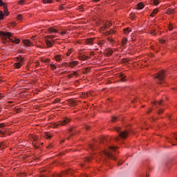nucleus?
<instances>
[{"instance_id": "59", "label": "nucleus", "mask_w": 177, "mask_h": 177, "mask_svg": "<svg viewBox=\"0 0 177 177\" xmlns=\"http://www.w3.org/2000/svg\"><path fill=\"white\" fill-rule=\"evenodd\" d=\"M59 10H63V6L59 7Z\"/></svg>"}, {"instance_id": "50", "label": "nucleus", "mask_w": 177, "mask_h": 177, "mask_svg": "<svg viewBox=\"0 0 177 177\" xmlns=\"http://www.w3.org/2000/svg\"><path fill=\"white\" fill-rule=\"evenodd\" d=\"M83 8L84 7L82 6H79V10H80V12H83L82 10Z\"/></svg>"}, {"instance_id": "14", "label": "nucleus", "mask_w": 177, "mask_h": 177, "mask_svg": "<svg viewBox=\"0 0 177 177\" xmlns=\"http://www.w3.org/2000/svg\"><path fill=\"white\" fill-rule=\"evenodd\" d=\"M143 8H145V6L143 5V3H139L138 5H137V9L138 10H140L142 9H143Z\"/></svg>"}, {"instance_id": "54", "label": "nucleus", "mask_w": 177, "mask_h": 177, "mask_svg": "<svg viewBox=\"0 0 177 177\" xmlns=\"http://www.w3.org/2000/svg\"><path fill=\"white\" fill-rule=\"evenodd\" d=\"M69 75H77V72H74L73 73H72Z\"/></svg>"}, {"instance_id": "57", "label": "nucleus", "mask_w": 177, "mask_h": 177, "mask_svg": "<svg viewBox=\"0 0 177 177\" xmlns=\"http://www.w3.org/2000/svg\"><path fill=\"white\" fill-rule=\"evenodd\" d=\"M152 111H153V109H149V111L147 112V113L149 114V113H151Z\"/></svg>"}, {"instance_id": "41", "label": "nucleus", "mask_w": 177, "mask_h": 177, "mask_svg": "<svg viewBox=\"0 0 177 177\" xmlns=\"http://www.w3.org/2000/svg\"><path fill=\"white\" fill-rule=\"evenodd\" d=\"M116 149L117 147H109V150H112V151H114Z\"/></svg>"}, {"instance_id": "16", "label": "nucleus", "mask_w": 177, "mask_h": 177, "mask_svg": "<svg viewBox=\"0 0 177 177\" xmlns=\"http://www.w3.org/2000/svg\"><path fill=\"white\" fill-rule=\"evenodd\" d=\"M158 13V8H156L151 13L150 16H151V17H154V15H157Z\"/></svg>"}, {"instance_id": "52", "label": "nucleus", "mask_w": 177, "mask_h": 177, "mask_svg": "<svg viewBox=\"0 0 177 177\" xmlns=\"http://www.w3.org/2000/svg\"><path fill=\"white\" fill-rule=\"evenodd\" d=\"M174 138L175 140H177V134L176 133L174 134Z\"/></svg>"}, {"instance_id": "5", "label": "nucleus", "mask_w": 177, "mask_h": 177, "mask_svg": "<svg viewBox=\"0 0 177 177\" xmlns=\"http://www.w3.org/2000/svg\"><path fill=\"white\" fill-rule=\"evenodd\" d=\"M55 35H47L45 37V42L48 46V48H52L53 46V44H55V40L50 41L49 39H53L55 38Z\"/></svg>"}, {"instance_id": "31", "label": "nucleus", "mask_w": 177, "mask_h": 177, "mask_svg": "<svg viewBox=\"0 0 177 177\" xmlns=\"http://www.w3.org/2000/svg\"><path fill=\"white\" fill-rule=\"evenodd\" d=\"M3 17H4L3 12L0 10V20H3Z\"/></svg>"}, {"instance_id": "45", "label": "nucleus", "mask_w": 177, "mask_h": 177, "mask_svg": "<svg viewBox=\"0 0 177 177\" xmlns=\"http://www.w3.org/2000/svg\"><path fill=\"white\" fill-rule=\"evenodd\" d=\"M5 124L4 123H0V128L4 129Z\"/></svg>"}, {"instance_id": "39", "label": "nucleus", "mask_w": 177, "mask_h": 177, "mask_svg": "<svg viewBox=\"0 0 177 177\" xmlns=\"http://www.w3.org/2000/svg\"><path fill=\"white\" fill-rule=\"evenodd\" d=\"M150 34H151L152 35H156V30L153 29L150 31Z\"/></svg>"}, {"instance_id": "47", "label": "nucleus", "mask_w": 177, "mask_h": 177, "mask_svg": "<svg viewBox=\"0 0 177 177\" xmlns=\"http://www.w3.org/2000/svg\"><path fill=\"white\" fill-rule=\"evenodd\" d=\"M47 148H48V149H53V145L50 144V145L47 147Z\"/></svg>"}, {"instance_id": "9", "label": "nucleus", "mask_w": 177, "mask_h": 177, "mask_svg": "<svg viewBox=\"0 0 177 177\" xmlns=\"http://www.w3.org/2000/svg\"><path fill=\"white\" fill-rule=\"evenodd\" d=\"M94 41H95V37L88 38L86 39V44H87V45H93Z\"/></svg>"}, {"instance_id": "8", "label": "nucleus", "mask_w": 177, "mask_h": 177, "mask_svg": "<svg viewBox=\"0 0 177 177\" xmlns=\"http://www.w3.org/2000/svg\"><path fill=\"white\" fill-rule=\"evenodd\" d=\"M65 64H66L67 67H71V68H73V67H75V66L78 65V62L77 61H73V62H71L69 63L66 62Z\"/></svg>"}, {"instance_id": "18", "label": "nucleus", "mask_w": 177, "mask_h": 177, "mask_svg": "<svg viewBox=\"0 0 177 177\" xmlns=\"http://www.w3.org/2000/svg\"><path fill=\"white\" fill-rule=\"evenodd\" d=\"M6 129H3L2 130H0V137L5 136V132H6Z\"/></svg>"}, {"instance_id": "33", "label": "nucleus", "mask_w": 177, "mask_h": 177, "mask_svg": "<svg viewBox=\"0 0 177 177\" xmlns=\"http://www.w3.org/2000/svg\"><path fill=\"white\" fill-rule=\"evenodd\" d=\"M91 160H92V157H91V156H88L85 158V161H86L87 162H91Z\"/></svg>"}, {"instance_id": "58", "label": "nucleus", "mask_w": 177, "mask_h": 177, "mask_svg": "<svg viewBox=\"0 0 177 177\" xmlns=\"http://www.w3.org/2000/svg\"><path fill=\"white\" fill-rule=\"evenodd\" d=\"M82 177H88V175H86V174H83V175H82Z\"/></svg>"}, {"instance_id": "55", "label": "nucleus", "mask_w": 177, "mask_h": 177, "mask_svg": "<svg viewBox=\"0 0 177 177\" xmlns=\"http://www.w3.org/2000/svg\"><path fill=\"white\" fill-rule=\"evenodd\" d=\"M115 140H120V137H115Z\"/></svg>"}, {"instance_id": "60", "label": "nucleus", "mask_w": 177, "mask_h": 177, "mask_svg": "<svg viewBox=\"0 0 177 177\" xmlns=\"http://www.w3.org/2000/svg\"><path fill=\"white\" fill-rule=\"evenodd\" d=\"M85 128H86V129H89L90 127H89V126H86Z\"/></svg>"}, {"instance_id": "63", "label": "nucleus", "mask_w": 177, "mask_h": 177, "mask_svg": "<svg viewBox=\"0 0 177 177\" xmlns=\"http://www.w3.org/2000/svg\"><path fill=\"white\" fill-rule=\"evenodd\" d=\"M33 140H34V142H35V140H37V138H35L33 139Z\"/></svg>"}, {"instance_id": "7", "label": "nucleus", "mask_w": 177, "mask_h": 177, "mask_svg": "<svg viewBox=\"0 0 177 177\" xmlns=\"http://www.w3.org/2000/svg\"><path fill=\"white\" fill-rule=\"evenodd\" d=\"M66 175H73V170L69 169L66 171H64L62 174H55L53 177H64Z\"/></svg>"}, {"instance_id": "38", "label": "nucleus", "mask_w": 177, "mask_h": 177, "mask_svg": "<svg viewBox=\"0 0 177 177\" xmlns=\"http://www.w3.org/2000/svg\"><path fill=\"white\" fill-rule=\"evenodd\" d=\"M89 149H90L91 150H95V145L91 144V145H89Z\"/></svg>"}, {"instance_id": "48", "label": "nucleus", "mask_w": 177, "mask_h": 177, "mask_svg": "<svg viewBox=\"0 0 177 177\" xmlns=\"http://www.w3.org/2000/svg\"><path fill=\"white\" fill-rule=\"evenodd\" d=\"M50 67H51L53 70H55V69L56 68V66H55V64H52L50 65Z\"/></svg>"}, {"instance_id": "6", "label": "nucleus", "mask_w": 177, "mask_h": 177, "mask_svg": "<svg viewBox=\"0 0 177 177\" xmlns=\"http://www.w3.org/2000/svg\"><path fill=\"white\" fill-rule=\"evenodd\" d=\"M115 129V131H117V132L119 133V136L122 139H127V138H128V135H129L128 131H124L121 132L120 127H116Z\"/></svg>"}, {"instance_id": "56", "label": "nucleus", "mask_w": 177, "mask_h": 177, "mask_svg": "<svg viewBox=\"0 0 177 177\" xmlns=\"http://www.w3.org/2000/svg\"><path fill=\"white\" fill-rule=\"evenodd\" d=\"M169 30H170V31H172L173 28H172L171 26H170L169 27Z\"/></svg>"}, {"instance_id": "19", "label": "nucleus", "mask_w": 177, "mask_h": 177, "mask_svg": "<svg viewBox=\"0 0 177 177\" xmlns=\"http://www.w3.org/2000/svg\"><path fill=\"white\" fill-rule=\"evenodd\" d=\"M17 62H19V63H20V64H21V63H23V62H24V58L21 57V56L17 57Z\"/></svg>"}, {"instance_id": "27", "label": "nucleus", "mask_w": 177, "mask_h": 177, "mask_svg": "<svg viewBox=\"0 0 177 177\" xmlns=\"http://www.w3.org/2000/svg\"><path fill=\"white\" fill-rule=\"evenodd\" d=\"M3 9H4L3 10H4V13H5L6 16H8L9 12H8V8L4 6Z\"/></svg>"}, {"instance_id": "3", "label": "nucleus", "mask_w": 177, "mask_h": 177, "mask_svg": "<svg viewBox=\"0 0 177 177\" xmlns=\"http://www.w3.org/2000/svg\"><path fill=\"white\" fill-rule=\"evenodd\" d=\"M155 80H156L157 84L161 85L164 82V80L165 78V71H162L156 74L154 77Z\"/></svg>"}, {"instance_id": "12", "label": "nucleus", "mask_w": 177, "mask_h": 177, "mask_svg": "<svg viewBox=\"0 0 177 177\" xmlns=\"http://www.w3.org/2000/svg\"><path fill=\"white\" fill-rule=\"evenodd\" d=\"M151 4L154 6H158L160 4V0H151Z\"/></svg>"}, {"instance_id": "62", "label": "nucleus", "mask_w": 177, "mask_h": 177, "mask_svg": "<svg viewBox=\"0 0 177 177\" xmlns=\"http://www.w3.org/2000/svg\"><path fill=\"white\" fill-rule=\"evenodd\" d=\"M69 55H70V53H67L66 56H69Z\"/></svg>"}, {"instance_id": "26", "label": "nucleus", "mask_w": 177, "mask_h": 177, "mask_svg": "<svg viewBox=\"0 0 177 177\" xmlns=\"http://www.w3.org/2000/svg\"><path fill=\"white\" fill-rule=\"evenodd\" d=\"M44 136L46 139H50L52 138V136L49 133H45Z\"/></svg>"}, {"instance_id": "46", "label": "nucleus", "mask_w": 177, "mask_h": 177, "mask_svg": "<svg viewBox=\"0 0 177 177\" xmlns=\"http://www.w3.org/2000/svg\"><path fill=\"white\" fill-rule=\"evenodd\" d=\"M0 6H5V3H3V1H2V0H0Z\"/></svg>"}, {"instance_id": "22", "label": "nucleus", "mask_w": 177, "mask_h": 177, "mask_svg": "<svg viewBox=\"0 0 177 177\" xmlns=\"http://www.w3.org/2000/svg\"><path fill=\"white\" fill-rule=\"evenodd\" d=\"M120 77V80L122 81V82H125V81H127V79H125L127 76H124V74L121 73Z\"/></svg>"}, {"instance_id": "17", "label": "nucleus", "mask_w": 177, "mask_h": 177, "mask_svg": "<svg viewBox=\"0 0 177 177\" xmlns=\"http://www.w3.org/2000/svg\"><path fill=\"white\" fill-rule=\"evenodd\" d=\"M69 104H71V106H77V101L74 100H69Z\"/></svg>"}, {"instance_id": "25", "label": "nucleus", "mask_w": 177, "mask_h": 177, "mask_svg": "<svg viewBox=\"0 0 177 177\" xmlns=\"http://www.w3.org/2000/svg\"><path fill=\"white\" fill-rule=\"evenodd\" d=\"M124 34H128L129 32H131V28H126L123 30Z\"/></svg>"}, {"instance_id": "51", "label": "nucleus", "mask_w": 177, "mask_h": 177, "mask_svg": "<svg viewBox=\"0 0 177 177\" xmlns=\"http://www.w3.org/2000/svg\"><path fill=\"white\" fill-rule=\"evenodd\" d=\"M5 97V95H4L3 94L0 93V100H1V99H2L3 97Z\"/></svg>"}, {"instance_id": "10", "label": "nucleus", "mask_w": 177, "mask_h": 177, "mask_svg": "<svg viewBox=\"0 0 177 177\" xmlns=\"http://www.w3.org/2000/svg\"><path fill=\"white\" fill-rule=\"evenodd\" d=\"M47 31L49 34H55V32H59V31H57V30L55 29L53 27L48 28Z\"/></svg>"}, {"instance_id": "53", "label": "nucleus", "mask_w": 177, "mask_h": 177, "mask_svg": "<svg viewBox=\"0 0 177 177\" xmlns=\"http://www.w3.org/2000/svg\"><path fill=\"white\" fill-rule=\"evenodd\" d=\"M164 111V110L162 109H160L158 112V114H161V113H162Z\"/></svg>"}, {"instance_id": "40", "label": "nucleus", "mask_w": 177, "mask_h": 177, "mask_svg": "<svg viewBox=\"0 0 177 177\" xmlns=\"http://www.w3.org/2000/svg\"><path fill=\"white\" fill-rule=\"evenodd\" d=\"M60 34H61L62 35H65V34H67V30H64L60 32Z\"/></svg>"}, {"instance_id": "4", "label": "nucleus", "mask_w": 177, "mask_h": 177, "mask_svg": "<svg viewBox=\"0 0 177 177\" xmlns=\"http://www.w3.org/2000/svg\"><path fill=\"white\" fill-rule=\"evenodd\" d=\"M100 156L102 157V161L106 160V158L108 157V158H112V160H115V157H114V155H113V153H111V152H110V151H103L101 153H100Z\"/></svg>"}, {"instance_id": "23", "label": "nucleus", "mask_w": 177, "mask_h": 177, "mask_svg": "<svg viewBox=\"0 0 177 177\" xmlns=\"http://www.w3.org/2000/svg\"><path fill=\"white\" fill-rule=\"evenodd\" d=\"M104 44H106V41L104 40L98 41V45L100 47H102L103 45H104Z\"/></svg>"}, {"instance_id": "20", "label": "nucleus", "mask_w": 177, "mask_h": 177, "mask_svg": "<svg viewBox=\"0 0 177 177\" xmlns=\"http://www.w3.org/2000/svg\"><path fill=\"white\" fill-rule=\"evenodd\" d=\"M15 68H20L21 67V64L20 62H17L14 64Z\"/></svg>"}, {"instance_id": "44", "label": "nucleus", "mask_w": 177, "mask_h": 177, "mask_svg": "<svg viewBox=\"0 0 177 177\" xmlns=\"http://www.w3.org/2000/svg\"><path fill=\"white\" fill-rule=\"evenodd\" d=\"M160 44H165L167 42V40H165V39H160Z\"/></svg>"}, {"instance_id": "42", "label": "nucleus", "mask_w": 177, "mask_h": 177, "mask_svg": "<svg viewBox=\"0 0 177 177\" xmlns=\"http://www.w3.org/2000/svg\"><path fill=\"white\" fill-rule=\"evenodd\" d=\"M109 27H111V24L109 23L105 24V28H109Z\"/></svg>"}, {"instance_id": "28", "label": "nucleus", "mask_w": 177, "mask_h": 177, "mask_svg": "<svg viewBox=\"0 0 177 177\" xmlns=\"http://www.w3.org/2000/svg\"><path fill=\"white\" fill-rule=\"evenodd\" d=\"M109 35H111L113 34H115V30L111 29L110 31L107 32Z\"/></svg>"}, {"instance_id": "30", "label": "nucleus", "mask_w": 177, "mask_h": 177, "mask_svg": "<svg viewBox=\"0 0 177 177\" xmlns=\"http://www.w3.org/2000/svg\"><path fill=\"white\" fill-rule=\"evenodd\" d=\"M74 131V129L71 128L69 129V133L71 135V136H73V135H74L75 133L73 132Z\"/></svg>"}, {"instance_id": "32", "label": "nucleus", "mask_w": 177, "mask_h": 177, "mask_svg": "<svg viewBox=\"0 0 177 177\" xmlns=\"http://www.w3.org/2000/svg\"><path fill=\"white\" fill-rule=\"evenodd\" d=\"M153 104H155V106H157V104H159V106H161L162 104V100L160 102H154Z\"/></svg>"}, {"instance_id": "29", "label": "nucleus", "mask_w": 177, "mask_h": 177, "mask_svg": "<svg viewBox=\"0 0 177 177\" xmlns=\"http://www.w3.org/2000/svg\"><path fill=\"white\" fill-rule=\"evenodd\" d=\"M107 56H111L113 55V50H108L106 51Z\"/></svg>"}, {"instance_id": "24", "label": "nucleus", "mask_w": 177, "mask_h": 177, "mask_svg": "<svg viewBox=\"0 0 177 177\" xmlns=\"http://www.w3.org/2000/svg\"><path fill=\"white\" fill-rule=\"evenodd\" d=\"M0 149H1V150H3V149H6V145H5V142L0 143Z\"/></svg>"}, {"instance_id": "61", "label": "nucleus", "mask_w": 177, "mask_h": 177, "mask_svg": "<svg viewBox=\"0 0 177 177\" xmlns=\"http://www.w3.org/2000/svg\"><path fill=\"white\" fill-rule=\"evenodd\" d=\"M94 2H99L100 0H93Z\"/></svg>"}, {"instance_id": "21", "label": "nucleus", "mask_w": 177, "mask_h": 177, "mask_svg": "<svg viewBox=\"0 0 177 177\" xmlns=\"http://www.w3.org/2000/svg\"><path fill=\"white\" fill-rule=\"evenodd\" d=\"M56 62H60L62 61V55H57L55 56Z\"/></svg>"}, {"instance_id": "15", "label": "nucleus", "mask_w": 177, "mask_h": 177, "mask_svg": "<svg viewBox=\"0 0 177 177\" xmlns=\"http://www.w3.org/2000/svg\"><path fill=\"white\" fill-rule=\"evenodd\" d=\"M167 15H172V14L175 13V10L172 9V8H169L167 10Z\"/></svg>"}, {"instance_id": "49", "label": "nucleus", "mask_w": 177, "mask_h": 177, "mask_svg": "<svg viewBox=\"0 0 177 177\" xmlns=\"http://www.w3.org/2000/svg\"><path fill=\"white\" fill-rule=\"evenodd\" d=\"M21 17H22V15H19L17 16L18 20H21Z\"/></svg>"}, {"instance_id": "64", "label": "nucleus", "mask_w": 177, "mask_h": 177, "mask_svg": "<svg viewBox=\"0 0 177 177\" xmlns=\"http://www.w3.org/2000/svg\"><path fill=\"white\" fill-rule=\"evenodd\" d=\"M12 26H15V23H12Z\"/></svg>"}, {"instance_id": "35", "label": "nucleus", "mask_w": 177, "mask_h": 177, "mask_svg": "<svg viewBox=\"0 0 177 177\" xmlns=\"http://www.w3.org/2000/svg\"><path fill=\"white\" fill-rule=\"evenodd\" d=\"M127 42H128V39H123L122 41V44L123 46L127 44Z\"/></svg>"}, {"instance_id": "2", "label": "nucleus", "mask_w": 177, "mask_h": 177, "mask_svg": "<svg viewBox=\"0 0 177 177\" xmlns=\"http://www.w3.org/2000/svg\"><path fill=\"white\" fill-rule=\"evenodd\" d=\"M71 122V119L68 118H63L62 120L58 122L53 124V128H59V127H64V125H68Z\"/></svg>"}, {"instance_id": "13", "label": "nucleus", "mask_w": 177, "mask_h": 177, "mask_svg": "<svg viewBox=\"0 0 177 177\" xmlns=\"http://www.w3.org/2000/svg\"><path fill=\"white\" fill-rule=\"evenodd\" d=\"M79 59H80V60H88V59H89V57L86 56V55H80L79 56Z\"/></svg>"}, {"instance_id": "34", "label": "nucleus", "mask_w": 177, "mask_h": 177, "mask_svg": "<svg viewBox=\"0 0 177 177\" xmlns=\"http://www.w3.org/2000/svg\"><path fill=\"white\" fill-rule=\"evenodd\" d=\"M44 3H52L51 0H43Z\"/></svg>"}, {"instance_id": "11", "label": "nucleus", "mask_w": 177, "mask_h": 177, "mask_svg": "<svg viewBox=\"0 0 177 177\" xmlns=\"http://www.w3.org/2000/svg\"><path fill=\"white\" fill-rule=\"evenodd\" d=\"M23 44L26 45V46H31L32 45V42H31L30 40H23Z\"/></svg>"}, {"instance_id": "1", "label": "nucleus", "mask_w": 177, "mask_h": 177, "mask_svg": "<svg viewBox=\"0 0 177 177\" xmlns=\"http://www.w3.org/2000/svg\"><path fill=\"white\" fill-rule=\"evenodd\" d=\"M0 37H1L3 44H6V42H12V44H20V39H17V37H14L15 40L11 39L13 37V33H11L10 32H5L3 31H0Z\"/></svg>"}, {"instance_id": "37", "label": "nucleus", "mask_w": 177, "mask_h": 177, "mask_svg": "<svg viewBox=\"0 0 177 177\" xmlns=\"http://www.w3.org/2000/svg\"><path fill=\"white\" fill-rule=\"evenodd\" d=\"M118 120V118L117 117L114 116V117L112 118V122H115Z\"/></svg>"}, {"instance_id": "36", "label": "nucleus", "mask_w": 177, "mask_h": 177, "mask_svg": "<svg viewBox=\"0 0 177 177\" xmlns=\"http://www.w3.org/2000/svg\"><path fill=\"white\" fill-rule=\"evenodd\" d=\"M108 41L109 42H110V44H113V42H114V39L111 37H108Z\"/></svg>"}, {"instance_id": "43", "label": "nucleus", "mask_w": 177, "mask_h": 177, "mask_svg": "<svg viewBox=\"0 0 177 177\" xmlns=\"http://www.w3.org/2000/svg\"><path fill=\"white\" fill-rule=\"evenodd\" d=\"M24 3V0H19L18 4L19 5H23Z\"/></svg>"}]
</instances>
